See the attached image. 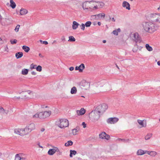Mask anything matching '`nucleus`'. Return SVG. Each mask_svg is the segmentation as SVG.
<instances>
[{
  "label": "nucleus",
  "instance_id": "obj_51",
  "mask_svg": "<svg viewBox=\"0 0 160 160\" xmlns=\"http://www.w3.org/2000/svg\"><path fill=\"white\" fill-rule=\"evenodd\" d=\"M31 74L32 75H36V73L34 71H32L31 72Z\"/></svg>",
  "mask_w": 160,
  "mask_h": 160
},
{
  "label": "nucleus",
  "instance_id": "obj_30",
  "mask_svg": "<svg viewBox=\"0 0 160 160\" xmlns=\"http://www.w3.org/2000/svg\"><path fill=\"white\" fill-rule=\"evenodd\" d=\"M80 68L79 72H82L85 68V66L84 64L82 63L79 67Z\"/></svg>",
  "mask_w": 160,
  "mask_h": 160
},
{
  "label": "nucleus",
  "instance_id": "obj_15",
  "mask_svg": "<svg viewBox=\"0 0 160 160\" xmlns=\"http://www.w3.org/2000/svg\"><path fill=\"white\" fill-rule=\"evenodd\" d=\"M76 112L78 115H82L85 113L86 110L83 108H82L80 110H77Z\"/></svg>",
  "mask_w": 160,
  "mask_h": 160
},
{
  "label": "nucleus",
  "instance_id": "obj_18",
  "mask_svg": "<svg viewBox=\"0 0 160 160\" xmlns=\"http://www.w3.org/2000/svg\"><path fill=\"white\" fill-rule=\"evenodd\" d=\"M137 121H138V123L140 125H141L142 127H146L147 125H146V121H145V123L144 124H143V121H144V120L142 121L141 120L138 119V120Z\"/></svg>",
  "mask_w": 160,
  "mask_h": 160
},
{
  "label": "nucleus",
  "instance_id": "obj_54",
  "mask_svg": "<svg viewBox=\"0 0 160 160\" xmlns=\"http://www.w3.org/2000/svg\"><path fill=\"white\" fill-rule=\"evenodd\" d=\"M43 43L45 45H47L48 44V42L46 41H44L43 42Z\"/></svg>",
  "mask_w": 160,
  "mask_h": 160
},
{
  "label": "nucleus",
  "instance_id": "obj_29",
  "mask_svg": "<svg viewBox=\"0 0 160 160\" xmlns=\"http://www.w3.org/2000/svg\"><path fill=\"white\" fill-rule=\"evenodd\" d=\"M146 48L149 51H152L153 50V49L150 46L149 44H146L145 45Z\"/></svg>",
  "mask_w": 160,
  "mask_h": 160
},
{
  "label": "nucleus",
  "instance_id": "obj_38",
  "mask_svg": "<svg viewBox=\"0 0 160 160\" xmlns=\"http://www.w3.org/2000/svg\"><path fill=\"white\" fill-rule=\"evenodd\" d=\"M157 19H155V22L160 23V14H158Z\"/></svg>",
  "mask_w": 160,
  "mask_h": 160
},
{
  "label": "nucleus",
  "instance_id": "obj_49",
  "mask_svg": "<svg viewBox=\"0 0 160 160\" xmlns=\"http://www.w3.org/2000/svg\"><path fill=\"white\" fill-rule=\"evenodd\" d=\"M4 109L2 107H0V112H2V111H4Z\"/></svg>",
  "mask_w": 160,
  "mask_h": 160
},
{
  "label": "nucleus",
  "instance_id": "obj_13",
  "mask_svg": "<svg viewBox=\"0 0 160 160\" xmlns=\"http://www.w3.org/2000/svg\"><path fill=\"white\" fill-rule=\"evenodd\" d=\"M158 14L156 13H151L150 14V18L154 22H155V19H157Z\"/></svg>",
  "mask_w": 160,
  "mask_h": 160
},
{
  "label": "nucleus",
  "instance_id": "obj_1",
  "mask_svg": "<svg viewBox=\"0 0 160 160\" xmlns=\"http://www.w3.org/2000/svg\"><path fill=\"white\" fill-rule=\"evenodd\" d=\"M142 26L146 32L150 33L154 32L158 28L156 24L150 22H143Z\"/></svg>",
  "mask_w": 160,
  "mask_h": 160
},
{
  "label": "nucleus",
  "instance_id": "obj_59",
  "mask_svg": "<svg viewBox=\"0 0 160 160\" xmlns=\"http://www.w3.org/2000/svg\"><path fill=\"white\" fill-rule=\"evenodd\" d=\"M111 19L112 21L113 22H115V19L114 18H112Z\"/></svg>",
  "mask_w": 160,
  "mask_h": 160
},
{
  "label": "nucleus",
  "instance_id": "obj_60",
  "mask_svg": "<svg viewBox=\"0 0 160 160\" xmlns=\"http://www.w3.org/2000/svg\"><path fill=\"white\" fill-rule=\"evenodd\" d=\"M93 8L96 9H98V7L96 5V6H94V7H93Z\"/></svg>",
  "mask_w": 160,
  "mask_h": 160
},
{
  "label": "nucleus",
  "instance_id": "obj_63",
  "mask_svg": "<svg viewBox=\"0 0 160 160\" xmlns=\"http://www.w3.org/2000/svg\"><path fill=\"white\" fill-rule=\"evenodd\" d=\"M98 25L99 26H100V25H101V22H98Z\"/></svg>",
  "mask_w": 160,
  "mask_h": 160
},
{
  "label": "nucleus",
  "instance_id": "obj_55",
  "mask_svg": "<svg viewBox=\"0 0 160 160\" xmlns=\"http://www.w3.org/2000/svg\"><path fill=\"white\" fill-rule=\"evenodd\" d=\"M75 69L76 70H79V71L80 68H79V67H78L77 66L75 67Z\"/></svg>",
  "mask_w": 160,
  "mask_h": 160
},
{
  "label": "nucleus",
  "instance_id": "obj_64",
  "mask_svg": "<svg viewBox=\"0 0 160 160\" xmlns=\"http://www.w3.org/2000/svg\"><path fill=\"white\" fill-rule=\"evenodd\" d=\"M102 42L103 43H106V40H103L102 41Z\"/></svg>",
  "mask_w": 160,
  "mask_h": 160
},
{
  "label": "nucleus",
  "instance_id": "obj_40",
  "mask_svg": "<svg viewBox=\"0 0 160 160\" xmlns=\"http://www.w3.org/2000/svg\"><path fill=\"white\" fill-rule=\"evenodd\" d=\"M37 66L36 65H34L33 63H32L30 65V68L31 69H35L36 68Z\"/></svg>",
  "mask_w": 160,
  "mask_h": 160
},
{
  "label": "nucleus",
  "instance_id": "obj_16",
  "mask_svg": "<svg viewBox=\"0 0 160 160\" xmlns=\"http://www.w3.org/2000/svg\"><path fill=\"white\" fill-rule=\"evenodd\" d=\"M8 20H9L8 19L2 18L1 17L0 20V23L2 25H5L7 24V22Z\"/></svg>",
  "mask_w": 160,
  "mask_h": 160
},
{
  "label": "nucleus",
  "instance_id": "obj_24",
  "mask_svg": "<svg viewBox=\"0 0 160 160\" xmlns=\"http://www.w3.org/2000/svg\"><path fill=\"white\" fill-rule=\"evenodd\" d=\"M147 153L152 156H155L157 154V153L155 151H147Z\"/></svg>",
  "mask_w": 160,
  "mask_h": 160
},
{
  "label": "nucleus",
  "instance_id": "obj_32",
  "mask_svg": "<svg viewBox=\"0 0 160 160\" xmlns=\"http://www.w3.org/2000/svg\"><path fill=\"white\" fill-rule=\"evenodd\" d=\"M10 6L12 8H14L16 6L15 3L14 2L13 0H10Z\"/></svg>",
  "mask_w": 160,
  "mask_h": 160
},
{
  "label": "nucleus",
  "instance_id": "obj_20",
  "mask_svg": "<svg viewBox=\"0 0 160 160\" xmlns=\"http://www.w3.org/2000/svg\"><path fill=\"white\" fill-rule=\"evenodd\" d=\"M23 55V53L22 52H19L16 53L15 56L17 59H18L21 58Z\"/></svg>",
  "mask_w": 160,
  "mask_h": 160
},
{
  "label": "nucleus",
  "instance_id": "obj_44",
  "mask_svg": "<svg viewBox=\"0 0 160 160\" xmlns=\"http://www.w3.org/2000/svg\"><path fill=\"white\" fill-rule=\"evenodd\" d=\"M85 24L83 23H82L81 25L80 26L81 29H82V30H84L85 29Z\"/></svg>",
  "mask_w": 160,
  "mask_h": 160
},
{
  "label": "nucleus",
  "instance_id": "obj_50",
  "mask_svg": "<svg viewBox=\"0 0 160 160\" xmlns=\"http://www.w3.org/2000/svg\"><path fill=\"white\" fill-rule=\"evenodd\" d=\"M82 125H83V127L84 128H85L86 127V124L85 123V122H82Z\"/></svg>",
  "mask_w": 160,
  "mask_h": 160
},
{
  "label": "nucleus",
  "instance_id": "obj_26",
  "mask_svg": "<svg viewBox=\"0 0 160 160\" xmlns=\"http://www.w3.org/2000/svg\"><path fill=\"white\" fill-rule=\"evenodd\" d=\"M22 48L26 52H28L30 50V48L27 46L24 45L22 47Z\"/></svg>",
  "mask_w": 160,
  "mask_h": 160
},
{
  "label": "nucleus",
  "instance_id": "obj_34",
  "mask_svg": "<svg viewBox=\"0 0 160 160\" xmlns=\"http://www.w3.org/2000/svg\"><path fill=\"white\" fill-rule=\"evenodd\" d=\"M77 153V152L75 150H71L70 151V157H72V155H75Z\"/></svg>",
  "mask_w": 160,
  "mask_h": 160
},
{
  "label": "nucleus",
  "instance_id": "obj_43",
  "mask_svg": "<svg viewBox=\"0 0 160 160\" xmlns=\"http://www.w3.org/2000/svg\"><path fill=\"white\" fill-rule=\"evenodd\" d=\"M20 27V25H17V26H16L15 29H14V30L16 32H17L18 31Z\"/></svg>",
  "mask_w": 160,
  "mask_h": 160
},
{
  "label": "nucleus",
  "instance_id": "obj_42",
  "mask_svg": "<svg viewBox=\"0 0 160 160\" xmlns=\"http://www.w3.org/2000/svg\"><path fill=\"white\" fill-rule=\"evenodd\" d=\"M14 160H20V156L19 154H17L15 155V158Z\"/></svg>",
  "mask_w": 160,
  "mask_h": 160
},
{
  "label": "nucleus",
  "instance_id": "obj_12",
  "mask_svg": "<svg viewBox=\"0 0 160 160\" xmlns=\"http://www.w3.org/2000/svg\"><path fill=\"white\" fill-rule=\"evenodd\" d=\"M59 149L58 148L55 147L54 148L50 149L48 152V154L50 155H52L54 154L56 152H58Z\"/></svg>",
  "mask_w": 160,
  "mask_h": 160
},
{
  "label": "nucleus",
  "instance_id": "obj_58",
  "mask_svg": "<svg viewBox=\"0 0 160 160\" xmlns=\"http://www.w3.org/2000/svg\"><path fill=\"white\" fill-rule=\"evenodd\" d=\"M45 130V129L43 128H42L41 129V131L42 132H43V131H44Z\"/></svg>",
  "mask_w": 160,
  "mask_h": 160
},
{
  "label": "nucleus",
  "instance_id": "obj_3",
  "mask_svg": "<svg viewBox=\"0 0 160 160\" xmlns=\"http://www.w3.org/2000/svg\"><path fill=\"white\" fill-rule=\"evenodd\" d=\"M56 124L61 128L63 129L69 126V122L66 119H59L56 122Z\"/></svg>",
  "mask_w": 160,
  "mask_h": 160
},
{
  "label": "nucleus",
  "instance_id": "obj_17",
  "mask_svg": "<svg viewBox=\"0 0 160 160\" xmlns=\"http://www.w3.org/2000/svg\"><path fill=\"white\" fill-rule=\"evenodd\" d=\"M147 151H144L140 149L138 150L137 152V154L138 155H142L145 153H147Z\"/></svg>",
  "mask_w": 160,
  "mask_h": 160
},
{
  "label": "nucleus",
  "instance_id": "obj_27",
  "mask_svg": "<svg viewBox=\"0 0 160 160\" xmlns=\"http://www.w3.org/2000/svg\"><path fill=\"white\" fill-rule=\"evenodd\" d=\"M94 2H95L97 3H98V5L99 7V8H102L104 5V3L102 2H97V1H95Z\"/></svg>",
  "mask_w": 160,
  "mask_h": 160
},
{
  "label": "nucleus",
  "instance_id": "obj_22",
  "mask_svg": "<svg viewBox=\"0 0 160 160\" xmlns=\"http://www.w3.org/2000/svg\"><path fill=\"white\" fill-rule=\"evenodd\" d=\"M79 130V128L78 127L72 130V133L73 135H75L77 134V132Z\"/></svg>",
  "mask_w": 160,
  "mask_h": 160
},
{
  "label": "nucleus",
  "instance_id": "obj_25",
  "mask_svg": "<svg viewBox=\"0 0 160 160\" xmlns=\"http://www.w3.org/2000/svg\"><path fill=\"white\" fill-rule=\"evenodd\" d=\"M77 90L75 87H73L71 89V93L72 94H75L77 93Z\"/></svg>",
  "mask_w": 160,
  "mask_h": 160
},
{
  "label": "nucleus",
  "instance_id": "obj_62",
  "mask_svg": "<svg viewBox=\"0 0 160 160\" xmlns=\"http://www.w3.org/2000/svg\"><path fill=\"white\" fill-rule=\"evenodd\" d=\"M39 56L41 58H42L43 57L41 53L39 54Z\"/></svg>",
  "mask_w": 160,
  "mask_h": 160
},
{
  "label": "nucleus",
  "instance_id": "obj_23",
  "mask_svg": "<svg viewBox=\"0 0 160 160\" xmlns=\"http://www.w3.org/2000/svg\"><path fill=\"white\" fill-rule=\"evenodd\" d=\"M121 31V30L120 28L113 30L112 32V33L115 35L117 36L118 35V33L120 32Z\"/></svg>",
  "mask_w": 160,
  "mask_h": 160
},
{
  "label": "nucleus",
  "instance_id": "obj_31",
  "mask_svg": "<svg viewBox=\"0 0 160 160\" xmlns=\"http://www.w3.org/2000/svg\"><path fill=\"white\" fill-rule=\"evenodd\" d=\"M28 69H22V74L23 75H26L28 74Z\"/></svg>",
  "mask_w": 160,
  "mask_h": 160
},
{
  "label": "nucleus",
  "instance_id": "obj_10",
  "mask_svg": "<svg viewBox=\"0 0 160 160\" xmlns=\"http://www.w3.org/2000/svg\"><path fill=\"white\" fill-rule=\"evenodd\" d=\"M24 129H15L14 130V132L21 136H23L24 135H26V134H25V132H24Z\"/></svg>",
  "mask_w": 160,
  "mask_h": 160
},
{
  "label": "nucleus",
  "instance_id": "obj_4",
  "mask_svg": "<svg viewBox=\"0 0 160 160\" xmlns=\"http://www.w3.org/2000/svg\"><path fill=\"white\" fill-rule=\"evenodd\" d=\"M35 125L34 123H31L28 124L24 128V132H25V134L27 135L32 131L35 129Z\"/></svg>",
  "mask_w": 160,
  "mask_h": 160
},
{
  "label": "nucleus",
  "instance_id": "obj_48",
  "mask_svg": "<svg viewBox=\"0 0 160 160\" xmlns=\"http://www.w3.org/2000/svg\"><path fill=\"white\" fill-rule=\"evenodd\" d=\"M61 40L62 41H65V38L64 36H62V37L61 38Z\"/></svg>",
  "mask_w": 160,
  "mask_h": 160
},
{
  "label": "nucleus",
  "instance_id": "obj_45",
  "mask_svg": "<svg viewBox=\"0 0 160 160\" xmlns=\"http://www.w3.org/2000/svg\"><path fill=\"white\" fill-rule=\"evenodd\" d=\"M119 140H121L122 141V142H128L129 140V139H121V138H119Z\"/></svg>",
  "mask_w": 160,
  "mask_h": 160
},
{
  "label": "nucleus",
  "instance_id": "obj_39",
  "mask_svg": "<svg viewBox=\"0 0 160 160\" xmlns=\"http://www.w3.org/2000/svg\"><path fill=\"white\" fill-rule=\"evenodd\" d=\"M36 69L37 71L41 72L42 70V67L40 65H38L36 67Z\"/></svg>",
  "mask_w": 160,
  "mask_h": 160
},
{
  "label": "nucleus",
  "instance_id": "obj_36",
  "mask_svg": "<svg viewBox=\"0 0 160 160\" xmlns=\"http://www.w3.org/2000/svg\"><path fill=\"white\" fill-rule=\"evenodd\" d=\"M69 39L68 40V41L70 42H74L75 41V39L72 36H69Z\"/></svg>",
  "mask_w": 160,
  "mask_h": 160
},
{
  "label": "nucleus",
  "instance_id": "obj_33",
  "mask_svg": "<svg viewBox=\"0 0 160 160\" xmlns=\"http://www.w3.org/2000/svg\"><path fill=\"white\" fill-rule=\"evenodd\" d=\"M73 144V142L71 140L68 141V142L66 143L65 144V146L66 147H68L69 146H72Z\"/></svg>",
  "mask_w": 160,
  "mask_h": 160
},
{
  "label": "nucleus",
  "instance_id": "obj_52",
  "mask_svg": "<svg viewBox=\"0 0 160 160\" xmlns=\"http://www.w3.org/2000/svg\"><path fill=\"white\" fill-rule=\"evenodd\" d=\"M69 70L71 71H72L74 70V68L73 67H71L69 68Z\"/></svg>",
  "mask_w": 160,
  "mask_h": 160
},
{
  "label": "nucleus",
  "instance_id": "obj_19",
  "mask_svg": "<svg viewBox=\"0 0 160 160\" xmlns=\"http://www.w3.org/2000/svg\"><path fill=\"white\" fill-rule=\"evenodd\" d=\"M79 24L75 21L73 22V24L72 25V28L73 29H76L78 27Z\"/></svg>",
  "mask_w": 160,
  "mask_h": 160
},
{
  "label": "nucleus",
  "instance_id": "obj_5",
  "mask_svg": "<svg viewBox=\"0 0 160 160\" xmlns=\"http://www.w3.org/2000/svg\"><path fill=\"white\" fill-rule=\"evenodd\" d=\"M108 108V106L107 104L103 103L97 106L95 110L100 114L106 111Z\"/></svg>",
  "mask_w": 160,
  "mask_h": 160
},
{
  "label": "nucleus",
  "instance_id": "obj_61",
  "mask_svg": "<svg viewBox=\"0 0 160 160\" xmlns=\"http://www.w3.org/2000/svg\"><path fill=\"white\" fill-rule=\"evenodd\" d=\"M157 64L158 66H160V61H159L157 62Z\"/></svg>",
  "mask_w": 160,
  "mask_h": 160
},
{
  "label": "nucleus",
  "instance_id": "obj_46",
  "mask_svg": "<svg viewBox=\"0 0 160 160\" xmlns=\"http://www.w3.org/2000/svg\"><path fill=\"white\" fill-rule=\"evenodd\" d=\"M4 51H6L8 52V48L7 45L4 47Z\"/></svg>",
  "mask_w": 160,
  "mask_h": 160
},
{
  "label": "nucleus",
  "instance_id": "obj_47",
  "mask_svg": "<svg viewBox=\"0 0 160 160\" xmlns=\"http://www.w3.org/2000/svg\"><path fill=\"white\" fill-rule=\"evenodd\" d=\"M26 159L25 157H22L20 156V160H25Z\"/></svg>",
  "mask_w": 160,
  "mask_h": 160
},
{
  "label": "nucleus",
  "instance_id": "obj_57",
  "mask_svg": "<svg viewBox=\"0 0 160 160\" xmlns=\"http://www.w3.org/2000/svg\"><path fill=\"white\" fill-rule=\"evenodd\" d=\"M137 49H135L134 48H133L132 49V51H133V52H136L137 51Z\"/></svg>",
  "mask_w": 160,
  "mask_h": 160
},
{
  "label": "nucleus",
  "instance_id": "obj_6",
  "mask_svg": "<svg viewBox=\"0 0 160 160\" xmlns=\"http://www.w3.org/2000/svg\"><path fill=\"white\" fill-rule=\"evenodd\" d=\"M91 119L93 122H96L98 121L100 118V114L95 110L94 112L91 113Z\"/></svg>",
  "mask_w": 160,
  "mask_h": 160
},
{
  "label": "nucleus",
  "instance_id": "obj_35",
  "mask_svg": "<svg viewBox=\"0 0 160 160\" xmlns=\"http://www.w3.org/2000/svg\"><path fill=\"white\" fill-rule=\"evenodd\" d=\"M152 134L151 133H149L145 137V139L146 140H149L150 138L152 137Z\"/></svg>",
  "mask_w": 160,
  "mask_h": 160
},
{
  "label": "nucleus",
  "instance_id": "obj_56",
  "mask_svg": "<svg viewBox=\"0 0 160 160\" xmlns=\"http://www.w3.org/2000/svg\"><path fill=\"white\" fill-rule=\"evenodd\" d=\"M13 99H18L20 98V97H14L13 98Z\"/></svg>",
  "mask_w": 160,
  "mask_h": 160
},
{
  "label": "nucleus",
  "instance_id": "obj_14",
  "mask_svg": "<svg viewBox=\"0 0 160 160\" xmlns=\"http://www.w3.org/2000/svg\"><path fill=\"white\" fill-rule=\"evenodd\" d=\"M122 6L123 7L125 8L126 9L128 10L130 9L129 4L126 1H124L123 2Z\"/></svg>",
  "mask_w": 160,
  "mask_h": 160
},
{
  "label": "nucleus",
  "instance_id": "obj_41",
  "mask_svg": "<svg viewBox=\"0 0 160 160\" xmlns=\"http://www.w3.org/2000/svg\"><path fill=\"white\" fill-rule=\"evenodd\" d=\"M10 42L11 44H13L17 43V40L15 39L14 40H11L10 41Z\"/></svg>",
  "mask_w": 160,
  "mask_h": 160
},
{
  "label": "nucleus",
  "instance_id": "obj_9",
  "mask_svg": "<svg viewBox=\"0 0 160 160\" xmlns=\"http://www.w3.org/2000/svg\"><path fill=\"white\" fill-rule=\"evenodd\" d=\"M118 120V118H111L107 119V122L108 123L114 124L117 122Z\"/></svg>",
  "mask_w": 160,
  "mask_h": 160
},
{
  "label": "nucleus",
  "instance_id": "obj_8",
  "mask_svg": "<svg viewBox=\"0 0 160 160\" xmlns=\"http://www.w3.org/2000/svg\"><path fill=\"white\" fill-rule=\"evenodd\" d=\"M94 2V1L92 0L89 2L85 1L82 3V8L84 9H88L89 8L91 9L90 7H89L88 5L90 4L91 2Z\"/></svg>",
  "mask_w": 160,
  "mask_h": 160
},
{
  "label": "nucleus",
  "instance_id": "obj_11",
  "mask_svg": "<svg viewBox=\"0 0 160 160\" xmlns=\"http://www.w3.org/2000/svg\"><path fill=\"white\" fill-rule=\"evenodd\" d=\"M99 135L100 138L102 139H105L108 140L110 138V136L105 132H102Z\"/></svg>",
  "mask_w": 160,
  "mask_h": 160
},
{
  "label": "nucleus",
  "instance_id": "obj_21",
  "mask_svg": "<svg viewBox=\"0 0 160 160\" xmlns=\"http://www.w3.org/2000/svg\"><path fill=\"white\" fill-rule=\"evenodd\" d=\"M28 12V11L25 9L22 8L20 10V14L22 15L27 14Z\"/></svg>",
  "mask_w": 160,
  "mask_h": 160
},
{
  "label": "nucleus",
  "instance_id": "obj_53",
  "mask_svg": "<svg viewBox=\"0 0 160 160\" xmlns=\"http://www.w3.org/2000/svg\"><path fill=\"white\" fill-rule=\"evenodd\" d=\"M40 143L38 142V143L37 145H38L39 148H42L43 147L42 146H40Z\"/></svg>",
  "mask_w": 160,
  "mask_h": 160
},
{
  "label": "nucleus",
  "instance_id": "obj_28",
  "mask_svg": "<svg viewBox=\"0 0 160 160\" xmlns=\"http://www.w3.org/2000/svg\"><path fill=\"white\" fill-rule=\"evenodd\" d=\"M94 16H95L96 17L97 16L98 18L101 17L104 18L105 16V14L104 13H102L97 14L95 15Z\"/></svg>",
  "mask_w": 160,
  "mask_h": 160
},
{
  "label": "nucleus",
  "instance_id": "obj_7",
  "mask_svg": "<svg viewBox=\"0 0 160 160\" xmlns=\"http://www.w3.org/2000/svg\"><path fill=\"white\" fill-rule=\"evenodd\" d=\"M133 40L136 43L138 42H140L142 41L141 38L139 36L138 34V33L133 34Z\"/></svg>",
  "mask_w": 160,
  "mask_h": 160
},
{
  "label": "nucleus",
  "instance_id": "obj_2",
  "mask_svg": "<svg viewBox=\"0 0 160 160\" xmlns=\"http://www.w3.org/2000/svg\"><path fill=\"white\" fill-rule=\"evenodd\" d=\"M51 114V111L37 112L32 116V118L35 119L39 118L40 119L43 120L49 117Z\"/></svg>",
  "mask_w": 160,
  "mask_h": 160
},
{
  "label": "nucleus",
  "instance_id": "obj_37",
  "mask_svg": "<svg viewBox=\"0 0 160 160\" xmlns=\"http://www.w3.org/2000/svg\"><path fill=\"white\" fill-rule=\"evenodd\" d=\"M92 24V22L91 21H88L87 22H86L85 25V26L88 27H89L90 26V25H91Z\"/></svg>",
  "mask_w": 160,
  "mask_h": 160
}]
</instances>
